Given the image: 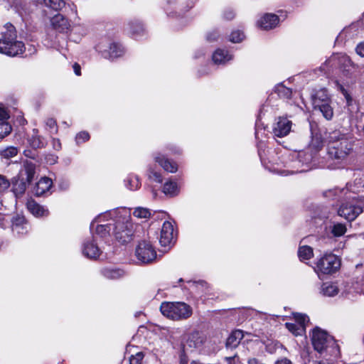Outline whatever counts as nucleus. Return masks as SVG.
<instances>
[{
	"mask_svg": "<svg viewBox=\"0 0 364 364\" xmlns=\"http://www.w3.org/2000/svg\"><path fill=\"white\" fill-rule=\"evenodd\" d=\"M245 36L242 32L236 31L231 33L230 36V41L232 43H240L243 40Z\"/></svg>",
	"mask_w": 364,
	"mask_h": 364,
	"instance_id": "obj_40",
	"label": "nucleus"
},
{
	"mask_svg": "<svg viewBox=\"0 0 364 364\" xmlns=\"http://www.w3.org/2000/svg\"><path fill=\"white\" fill-rule=\"evenodd\" d=\"M11 126L9 122L0 119V139H3L9 135L11 132Z\"/></svg>",
	"mask_w": 364,
	"mask_h": 364,
	"instance_id": "obj_35",
	"label": "nucleus"
},
{
	"mask_svg": "<svg viewBox=\"0 0 364 364\" xmlns=\"http://www.w3.org/2000/svg\"><path fill=\"white\" fill-rule=\"evenodd\" d=\"M30 184L22 176L18 175L14 177L11 181V191L16 198L21 197L26 192L27 186Z\"/></svg>",
	"mask_w": 364,
	"mask_h": 364,
	"instance_id": "obj_15",
	"label": "nucleus"
},
{
	"mask_svg": "<svg viewBox=\"0 0 364 364\" xmlns=\"http://www.w3.org/2000/svg\"><path fill=\"white\" fill-rule=\"evenodd\" d=\"M311 102L315 110L321 112L327 120L332 119L333 110L331 105V98L326 89L321 88L316 90L311 95Z\"/></svg>",
	"mask_w": 364,
	"mask_h": 364,
	"instance_id": "obj_5",
	"label": "nucleus"
},
{
	"mask_svg": "<svg viewBox=\"0 0 364 364\" xmlns=\"http://www.w3.org/2000/svg\"><path fill=\"white\" fill-rule=\"evenodd\" d=\"M275 92H277L280 97L285 98H289L291 95V90L282 84L276 86Z\"/></svg>",
	"mask_w": 364,
	"mask_h": 364,
	"instance_id": "obj_37",
	"label": "nucleus"
},
{
	"mask_svg": "<svg viewBox=\"0 0 364 364\" xmlns=\"http://www.w3.org/2000/svg\"><path fill=\"white\" fill-rule=\"evenodd\" d=\"M219 37V35L217 31H213L210 33H209L207 36V39L209 41H216Z\"/></svg>",
	"mask_w": 364,
	"mask_h": 364,
	"instance_id": "obj_46",
	"label": "nucleus"
},
{
	"mask_svg": "<svg viewBox=\"0 0 364 364\" xmlns=\"http://www.w3.org/2000/svg\"><path fill=\"white\" fill-rule=\"evenodd\" d=\"M143 27L140 24V23H138L136 25V28L134 29V28H132V32L133 33H139L140 32H142L143 31Z\"/></svg>",
	"mask_w": 364,
	"mask_h": 364,
	"instance_id": "obj_51",
	"label": "nucleus"
},
{
	"mask_svg": "<svg viewBox=\"0 0 364 364\" xmlns=\"http://www.w3.org/2000/svg\"><path fill=\"white\" fill-rule=\"evenodd\" d=\"M53 184L52 180L48 177L41 178L36 184L33 193L37 196H41L50 190Z\"/></svg>",
	"mask_w": 364,
	"mask_h": 364,
	"instance_id": "obj_21",
	"label": "nucleus"
},
{
	"mask_svg": "<svg viewBox=\"0 0 364 364\" xmlns=\"http://www.w3.org/2000/svg\"><path fill=\"white\" fill-rule=\"evenodd\" d=\"M18 154V149L14 146H9L1 151V156L5 159H11Z\"/></svg>",
	"mask_w": 364,
	"mask_h": 364,
	"instance_id": "obj_38",
	"label": "nucleus"
},
{
	"mask_svg": "<svg viewBox=\"0 0 364 364\" xmlns=\"http://www.w3.org/2000/svg\"><path fill=\"white\" fill-rule=\"evenodd\" d=\"M28 141L30 146L33 149L42 148L46 144L45 141L38 134V131L36 129H33L32 134L28 138Z\"/></svg>",
	"mask_w": 364,
	"mask_h": 364,
	"instance_id": "obj_25",
	"label": "nucleus"
},
{
	"mask_svg": "<svg viewBox=\"0 0 364 364\" xmlns=\"http://www.w3.org/2000/svg\"><path fill=\"white\" fill-rule=\"evenodd\" d=\"M97 218L91 224V229H94V225L95 223H100L99 220H96ZM106 222L105 223L98 224L95 228L96 234L99 235L101 237H105L107 235H109L111 232L112 233V225H110V220L109 218H107L101 223Z\"/></svg>",
	"mask_w": 364,
	"mask_h": 364,
	"instance_id": "obj_19",
	"label": "nucleus"
},
{
	"mask_svg": "<svg viewBox=\"0 0 364 364\" xmlns=\"http://www.w3.org/2000/svg\"><path fill=\"white\" fill-rule=\"evenodd\" d=\"M314 364H334V363L329 360L324 361L322 360H319V361H315L314 363Z\"/></svg>",
	"mask_w": 364,
	"mask_h": 364,
	"instance_id": "obj_55",
	"label": "nucleus"
},
{
	"mask_svg": "<svg viewBox=\"0 0 364 364\" xmlns=\"http://www.w3.org/2000/svg\"><path fill=\"white\" fill-rule=\"evenodd\" d=\"M109 218L112 228V234L122 243L130 241L133 234V225L131 222L129 212L124 208L114 210L97 218L96 220L102 222Z\"/></svg>",
	"mask_w": 364,
	"mask_h": 364,
	"instance_id": "obj_2",
	"label": "nucleus"
},
{
	"mask_svg": "<svg viewBox=\"0 0 364 364\" xmlns=\"http://www.w3.org/2000/svg\"><path fill=\"white\" fill-rule=\"evenodd\" d=\"M294 323H286L287 328L294 336H301L305 331L306 324L309 322V318L303 314H294Z\"/></svg>",
	"mask_w": 364,
	"mask_h": 364,
	"instance_id": "obj_10",
	"label": "nucleus"
},
{
	"mask_svg": "<svg viewBox=\"0 0 364 364\" xmlns=\"http://www.w3.org/2000/svg\"><path fill=\"white\" fill-rule=\"evenodd\" d=\"M53 147L55 150H59L61 148V144L58 139H53L52 141Z\"/></svg>",
	"mask_w": 364,
	"mask_h": 364,
	"instance_id": "obj_49",
	"label": "nucleus"
},
{
	"mask_svg": "<svg viewBox=\"0 0 364 364\" xmlns=\"http://www.w3.org/2000/svg\"><path fill=\"white\" fill-rule=\"evenodd\" d=\"M292 122L286 117H279L273 124L272 132L275 136L284 137L291 130Z\"/></svg>",
	"mask_w": 364,
	"mask_h": 364,
	"instance_id": "obj_11",
	"label": "nucleus"
},
{
	"mask_svg": "<svg viewBox=\"0 0 364 364\" xmlns=\"http://www.w3.org/2000/svg\"><path fill=\"white\" fill-rule=\"evenodd\" d=\"M36 173V165L31 161H26L23 163V169L18 174V176H22L24 180L28 183H31Z\"/></svg>",
	"mask_w": 364,
	"mask_h": 364,
	"instance_id": "obj_20",
	"label": "nucleus"
},
{
	"mask_svg": "<svg viewBox=\"0 0 364 364\" xmlns=\"http://www.w3.org/2000/svg\"><path fill=\"white\" fill-rule=\"evenodd\" d=\"M311 342L315 350L320 353L328 350V348H332V350H336V345L333 338L319 328L313 330Z\"/></svg>",
	"mask_w": 364,
	"mask_h": 364,
	"instance_id": "obj_7",
	"label": "nucleus"
},
{
	"mask_svg": "<svg viewBox=\"0 0 364 364\" xmlns=\"http://www.w3.org/2000/svg\"><path fill=\"white\" fill-rule=\"evenodd\" d=\"M235 16V14L234 11L231 9H225L223 14V18H225L226 20H232L234 18Z\"/></svg>",
	"mask_w": 364,
	"mask_h": 364,
	"instance_id": "obj_44",
	"label": "nucleus"
},
{
	"mask_svg": "<svg viewBox=\"0 0 364 364\" xmlns=\"http://www.w3.org/2000/svg\"><path fill=\"white\" fill-rule=\"evenodd\" d=\"M0 53L9 56H16L22 54L24 51V44L16 40V31L15 27L9 23H6L1 31Z\"/></svg>",
	"mask_w": 364,
	"mask_h": 364,
	"instance_id": "obj_3",
	"label": "nucleus"
},
{
	"mask_svg": "<svg viewBox=\"0 0 364 364\" xmlns=\"http://www.w3.org/2000/svg\"><path fill=\"white\" fill-rule=\"evenodd\" d=\"M341 266L339 258L333 254L325 255L317 262L316 270L324 274L336 272Z\"/></svg>",
	"mask_w": 364,
	"mask_h": 364,
	"instance_id": "obj_8",
	"label": "nucleus"
},
{
	"mask_svg": "<svg viewBox=\"0 0 364 364\" xmlns=\"http://www.w3.org/2000/svg\"><path fill=\"white\" fill-rule=\"evenodd\" d=\"M322 147L323 144L321 140L319 138L316 137L312 139L309 149L314 153H316L318 151H320Z\"/></svg>",
	"mask_w": 364,
	"mask_h": 364,
	"instance_id": "obj_39",
	"label": "nucleus"
},
{
	"mask_svg": "<svg viewBox=\"0 0 364 364\" xmlns=\"http://www.w3.org/2000/svg\"><path fill=\"white\" fill-rule=\"evenodd\" d=\"M244 337V333L241 330H235L231 333V334L228 336L226 346L228 348H236L241 340Z\"/></svg>",
	"mask_w": 364,
	"mask_h": 364,
	"instance_id": "obj_24",
	"label": "nucleus"
},
{
	"mask_svg": "<svg viewBox=\"0 0 364 364\" xmlns=\"http://www.w3.org/2000/svg\"><path fill=\"white\" fill-rule=\"evenodd\" d=\"M327 140V168L335 169L343 167L352 150L350 142L338 130L331 132Z\"/></svg>",
	"mask_w": 364,
	"mask_h": 364,
	"instance_id": "obj_1",
	"label": "nucleus"
},
{
	"mask_svg": "<svg viewBox=\"0 0 364 364\" xmlns=\"http://www.w3.org/2000/svg\"><path fill=\"white\" fill-rule=\"evenodd\" d=\"M149 178L150 180L157 183L162 182V177L161 174L158 172L154 171L152 169H149Z\"/></svg>",
	"mask_w": 364,
	"mask_h": 364,
	"instance_id": "obj_42",
	"label": "nucleus"
},
{
	"mask_svg": "<svg viewBox=\"0 0 364 364\" xmlns=\"http://www.w3.org/2000/svg\"><path fill=\"white\" fill-rule=\"evenodd\" d=\"M232 56L228 51L218 49L213 54V60L215 64H223L232 60Z\"/></svg>",
	"mask_w": 364,
	"mask_h": 364,
	"instance_id": "obj_26",
	"label": "nucleus"
},
{
	"mask_svg": "<svg viewBox=\"0 0 364 364\" xmlns=\"http://www.w3.org/2000/svg\"><path fill=\"white\" fill-rule=\"evenodd\" d=\"M144 353L142 352H138L135 355H131L129 358L130 364H142V360L144 358Z\"/></svg>",
	"mask_w": 364,
	"mask_h": 364,
	"instance_id": "obj_41",
	"label": "nucleus"
},
{
	"mask_svg": "<svg viewBox=\"0 0 364 364\" xmlns=\"http://www.w3.org/2000/svg\"><path fill=\"white\" fill-rule=\"evenodd\" d=\"M90 139V135L86 132H81L76 136V141L77 144L85 142Z\"/></svg>",
	"mask_w": 364,
	"mask_h": 364,
	"instance_id": "obj_43",
	"label": "nucleus"
},
{
	"mask_svg": "<svg viewBox=\"0 0 364 364\" xmlns=\"http://www.w3.org/2000/svg\"><path fill=\"white\" fill-rule=\"evenodd\" d=\"M155 161L158 163L165 171L175 173L178 170L177 164L166 159L164 156L158 155L155 157Z\"/></svg>",
	"mask_w": 364,
	"mask_h": 364,
	"instance_id": "obj_23",
	"label": "nucleus"
},
{
	"mask_svg": "<svg viewBox=\"0 0 364 364\" xmlns=\"http://www.w3.org/2000/svg\"><path fill=\"white\" fill-rule=\"evenodd\" d=\"M337 60L341 70L346 76L351 75L358 68V66L353 63L351 59L346 54H340L338 55Z\"/></svg>",
	"mask_w": 364,
	"mask_h": 364,
	"instance_id": "obj_14",
	"label": "nucleus"
},
{
	"mask_svg": "<svg viewBox=\"0 0 364 364\" xmlns=\"http://www.w3.org/2000/svg\"><path fill=\"white\" fill-rule=\"evenodd\" d=\"M174 238V228L173 225L171 222L166 221L164 223L160 237H159V242L161 246L167 247L170 245Z\"/></svg>",
	"mask_w": 364,
	"mask_h": 364,
	"instance_id": "obj_13",
	"label": "nucleus"
},
{
	"mask_svg": "<svg viewBox=\"0 0 364 364\" xmlns=\"http://www.w3.org/2000/svg\"><path fill=\"white\" fill-rule=\"evenodd\" d=\"M312 160V157H311L310 159H308V161H311Z\"/></svg>",
	"mask_w": 364,
	"mask_h": 364,
	"instance_id": "obj_56",
	"label": "nucleus"
},
{
	"mask_svg": "<svg viewBox=\"0 0 364 364\" xmlns=\"http://www.w3.org/2000/svg\"><path fill=\"white\" fill-rule=\"evenodd\" d=\"M50 23L53 28L59 32H65L70 27L68 20L60 14L55 15L50 19Z\"/></svg>",
	"mask_w": 364,
	"mask_h": 364,
	"instance_id": "obj_18",
	"label": "nucleus"
},
{
	"mask_svg": "<svg viewBox=\"0 0 364 364\" xmlns=\"http://www.w3.org/2000/svg\"><path fill=\"white\" fill-rule=\"evenodd\" d=\"M275 364H292V363L287 358H283L277 360Z\"/></svg>",
	"mask_w": 364,
	"mask_h": 364,
	"instance_id": "obj_52",
	"label": "nucleus"
},
{
	"mask_svg": "<svg viewBox=\"0 0 364 364\" xmlns=\"http://www.w3.org/2000/svg\"><path fill=\"white\" fill-rule=\"evenodd\" d=\"M11 4V6H14L16 9H18L19 7H21L22 5L21 0H12Z\"/></svg>",
	"mask_w": 364,
	"mask_h": 364,
	"instance_id": "obj_50",
	"label": "nucleus"
},
{
	"mask_svg": "<svg viewBox=\"0 0 364 364\" xmlns=\"http://www.w3.org/2000/svg\"><path fill=\"white\" fill-rule=\"evenodd\" d=\"M10 186V180L6 176L0 174V195L6 193Z\"/></svg>",
	"mask_w": 364,
	"mask_h": 364,
	"instance_id": "obj_36",
	"label": "nucleus"
},
{
	"mask_svg": "<svg viewBox=\"0 0 364 364\" xmlns=\"http://www.w3.org/2000/svg\"><path fill=\"white\" fill-rule=\"evenodd\" d=\"M134 217L141 219H147L151 216V212L149 209L144 208H136L133 212Z\"/></svg>",
	"mask_w": 364,
	"mask_h": 364,
	"instance_id": "obj_33",
	"label": "nucleus"
},
{
	"mask_svg": "<svg viewBox=\"0 0 364 364\" xmlns=\"http://www.w3.org/2000/svg\"><path fill=\"white\" fill-rule=\"evenodd\" d=\"M279 23V18L272 14H264L258 21V26L264 30L272 29L277 26Z\"/></svg>",
	"mask_w": 364,
	"mask_h": 364,
	"instance_id": "obj_16",
	"label": "nucleus"
},
{
	"mask_svg": "<svg viewBox=\"0 0 364 364\" xmlns=\"http://www.w3.org/2000/svg\"><path fill=\"white\" fill-rule=\"evenodd\" d=\"M37 1L41 3V0H37ZM42 1L46 6L54 10H60L65 5L64 0H42Z\"/></svg>",
	"mask_w": 364,
	"mask_h": 364,
	"instance_id": "obj_29",
	"label": "nucleus"
},
{
	"mask_svg": "<svg viewBox=\"0 0 364 364\" xmlns=\"http://www.w3.org/2000/svg\"><path fill=\"white\" fill-rule=\"evenodd\" d=\"M135 255L141 263L148 264L156 258V252L152 245L147 241H141L136 248Z\"/></svg>",
	"mask_w": 364,
	"mask_h": 364,
	"instance_id": "obj_9",
	"label": "nucleus"
},
{
	"mask_svg": "<svg viewBox=\"0 0 364 364\" xmlns=\"http://www.w3.org/2000/svg\"><path fill=\"white\" fill-rule=\"evenodd\" d=\"M338 291L339 289L337 284L330 282L323 283L321 289V293L327 296H334L338 294Z\"/></svg>",
	"mask_w": 364,
	"mask_h": 364,
	"instance_id": "obj_27",
	"label": "nucleus"
},
{
	"mask_svg": "<svg viewBox=\"0 0 364 364\" xmlns=\"http://www.w3.org/2000/svg\"><path fill=\"white\" fill-rule=\"evenodd\" d=\"M102 272L105 277L112 279H118L124 274L122 270L114 269H105Z\"/></svg>",
	"mask_w": 364,
	"mask_h": 364,
	"instance_id": "obj_31",
	"label": "nucleus"
},
{
	"mask_svg": "<svg viewBox=\"0 0 364 364\" xmlns=\"http://www.w3.org/2000/svg\"><path fill=\"white\" fill-rule=\"evenodd\" d=\"M338 89L341 90V92L346 96V98H348V94L346 90L344 89V87L340 85L339 83H337Z\"/></svg>",
	"mask_w": 364,
	"mask_h": 364,
	"instance_id": "obj_54",
	"label": "nucleus"
},
{
	"mask_svg": "<svg viewBox=\"0 0 364 364\" xmlns=\"http://www.w3.org/2000/svg\"><path fill=\"white\" fill-rule=\"evenodd\" d=\"M26 207L29 212L36 217H43L48 215V210L33 199L27 201Z\"/></svg>",
	"mask_w": 364,
	"mask_h": 364,
	"instance_id": "obj_22",
	"label": "nucleus"
},
{
	"mask_svg": "<svg viewBox=\"0 0 364 364\" xmlns=\"http://www.w3.org/2000/svg\"><path fill=\"white\" fill-rule=\"evenodd\" d=\"M228 364H240L239 358L237 355L225 358Z\"/></svg>",
	"mask_w": 364,
	"mask_h": 364,
	"instance_id": "obj_47",
	"label": "nucleus"
},
{
	"mask_svg": "<svg viewBox=\"0 0 364 364\" xmlns=\"http://www.w3.org/2000/svg\"><path fill=\"white\" fill-rule=\"evenodd\" d=\"M82 251L85 256L93 259L99 258L102 254V251L95 244L94 240L86 242L84 245Z\"/></svg>",
	"mask_w": 364,
	"mask_h": 364,
	"instance_id": "obj_17",
	"label": "nucleus"
},
{
	"mask_svg": "<svg viewBox=\"0 0 364 364\" xmlns=\"http://www.w3.org/2000/svg\"><path fill=\"white\" fill-rule=\"evenodd\" d=\"M300 259H309L313 256V250L309 246L300 247L298 251Z\"/></svg>",
	"mask_w": 364,
	"mask_h": 364,
	"instance_id": "obj_32",
	"label": "nucleus"
},
{
	"mask_svg": "<svg viewBox=\"0 0 364 364\" xmlns=\"http://www.w3.org/2000/svg\"><path fill=\"white\" fill-rule=\"evenodd\" d=\"M346 230L347 229L344 224L338 223L333 225L331 232L335 237H341L346 233Z\"/></svg>",
	"mask_w": 364,
	"mask_h": 364,
	"instance_id": "obj_34",
	"label": "nucleus"
},
{
	"mask_svg": "<svg viewBox=\"0 0 364 364\" xmlns=\"http://www.w3.org/2000/svg\"><path fill=\"white\" fill-rule=\"evenodd\" d=\"M46 126L48 127L50 129H55L56 122L53 119H52V118L48 119L46 120Z\"/></svg>",
	"mask_w": 364,
	"mask_h": 364,
	"instance_id": "obj_48",
	"label": "nucleus"
},
{
	"mask_svg": "<svg viewBox=\"0 0 364 364\" xmlns=\"http://www.w3.org/2000/svg\"><path fill=\"white\" fill-rule=\"evenodd\" d=\"M355 51L358 55L364 57V43H359L355 48Z\"/></svg>",
	"mask_w": 364,
	"mask_h": 364,
	"instance_id": "obj_45",
	"label": "nucleus"
},
{
	"mask_svg": "<svg viewBox=\"0 0 364 364\" xmlns=\"http://www.w3.org/2000/svg\"><path fill=\"white\" fill-rule=\"evenodd\" d=\"M160 311L164 316L172 320L186 319L192 314L191 307L184 302H163Z\"/></svg>",
	"mask_w": 364,
	"mask_h": 364,
	"instance_id": "obj_4",
	"label": "nucleus"
},
{
	"mask_svg": "<svg viewBox=\"0 0 364 364\" xmlns=\"http://www.w3.org/2000/svg\"><path fill=\"white\" fill-rule=\"evenodd\" d=\"M350 200L343 203L338 209V213L346 220H354L362 212L364 201L355 196H349Z\"/></svg>",
	"mask_w": 364,
	"mask_h": 364,
	"instance_id": "obj_6",
	"label": "nucleus"
},
{
	"mask_svg": "<svg viewBox=\"0 0 364 364\" xmlns=\"http://www.w3.org/2000/svg\"><path fill=\"white\" fill-rule=\"evenodd\" d=\"M203 343V338L198 332H193L188 335L182 342V348L183 353L181 355H186V353L191 351L194 348H198Z\"/></svg>",
	"mask_w": 364,
	"mask_h": 364,
	"instance_id": "obj_12",
	"label": "nucleus"
},
{
	"mask_svg": "<svg viewBox=\"0 0 364 364\" xmlns=\"http://www.w3.org/2000/svg\"><path fill=\"white\" fill-rule=\"evenodd\" d=\"M73 69L77 75H80V66L77 63L74 64Z\"/></svg>",
	"mask_w": 364,
	"mask_h": 364,
	"instance_id": "obj_53",
	"label": "nucleus"
},
{
	"mask_svg": "<svg viewBox=\"0 0 364 364\" xmlns=\"http://www.w3.org/2000/svg\"><path fill=\"white\" fill-rule=\"evenodd\" d=\"M163 192L166 195L173 196L178 192V186L176 182L168 181L166 182L163 187Z\"/></svg>",
	"mask_w": 364,
	"mask_h": 364,
	"instance_id": "obj_30",
	"label": "nucleus"
},
{
	"mask_svg": "<svg viewBox=\"0 0 364 364\" xmlns=\"http://www.w3.org/2000/svg\"><path fill=\"white\" fill-rule=\"evenodd\" d=\"M124 53L123 48L121 45L116 43L110 44L109 50L107 51L109 58H116L121 56Z\"/></svg>",
	"mask_w": 364,
	"mask_h": 364,
	"instance_id": "obj_28",
	"label": "nucleus"
}]
</instances>
